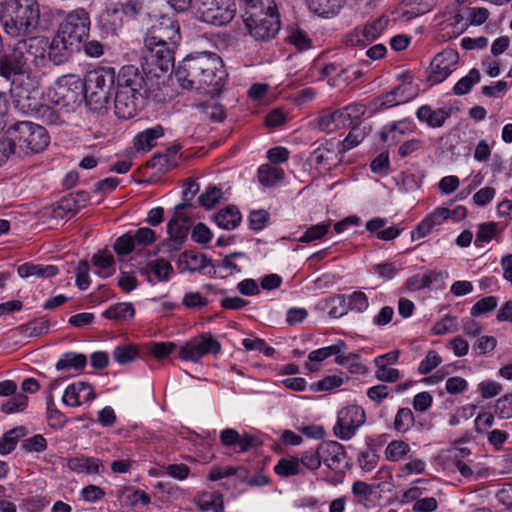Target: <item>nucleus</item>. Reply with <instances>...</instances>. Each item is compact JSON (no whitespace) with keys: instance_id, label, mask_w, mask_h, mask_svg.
Instances as JSON below:
<instances>
[{"instance_id":"052dcab7","label":"nucleus","mask_w":512,"mask_h":512,"mask_svg":"<svg viewBox=\"0 0 512 512\" xmlns=\"http://www.w3.org/2000/svg\"><path fill=\"white\" fill-rule=\"evenodd\" d=\"M329 316L332 318H339L348 312V306L344 295H336L332 297L329 302Z\"/></svg>"},{"instance_id":"4c0bfd02","label":"nucleus","mask_w":512,"mask_h":512,"mask_svg":"<svg viewBox=\"0 0 512 512\" xmlns=\"http://www.w3.org/2000/svg\"><path fill=\"white\" fill-rule=\"evenodd\" d=\"M163 134L164 130L160 125L146 129L136 137L135 147L137 150L149 151L155 145V140Z\"/></svg>"},{"instance_id":"f8f14e48","label":"nucleus","mask_w":512,"mask_h":512,"mask_svg":"<svg viewBox=\"0 0 512 512\" xmlns=\"http://www.w3.org/2000/svg\"><path fill=\"white\" fill-rule=\"evenodd\" d=\"M190 203H182L176 206V212L173 218L168 222L167 233L169 235V250L177 251L181 248L187 238L190 228V218L181 212V210L191 207Z\"/></svg>"},{"instance_id":"4468645a","label":"nucleus","mask_w":512,"mask_h":512,"mask_svg":"<svg viewBox=\"0 0 512 512\" xmlns=\"http://www.w3.org/2000/svg\"><path fill=\"white\" fill-rule=\"evenodd\" d=\"M221 350L220 343L210 334H202L181 347L179 357L182 360L198 361L208 353L216 354Z\"/></svg>"},{"instance_id":"7ed1b4c3","label":"nucleus","mask_w":512,"mask_h":512,"mask_svg":"<svg viewBox=\"0 0 512 512\" xmlns=\"http://www.w3.org/2000/svg\"><path fill=\"white\" fill-rule=\"evenodd\" d=\"M244 23L249 34L256 40L266 42L280 30V19L274 0H258L246 3Z\"/></svg>"},{"instance_id":"ddd939ff","label":"nucleus","mask_w":512,"mask_h":512,"mask_svg":"<svg viewBox=\"0 0 512 512\" xmlns=\"http://www.w3.org/2000/svg\"><path fill=\"white\" fill-rule=\"evenodd\" d=\"M146 94L131 92L127 89H116L114 109L115 115L120 119H131L141 111L145 105Z\"/></svg>"},{"instance_id":"c85d7f7f","label":"nucleus","mask_w":512,"mask_h":512,"mask_svg":"<svg viewBox=\"0 0 512 512\" xmlns=\"http://www.w3.org/2000/svg\"><path fill=\"white\" fill-rule=\"evenodd\" d=\"M211 261L207 259L205 254L193 251H185L179 257V266L183 270L190 272L202 271L209 266Z\"/></svg>"},{"instance_id":"13d9d810","label":"nucleus","mask_w":512,"mask_h":512,"mask_svg":"<svg viewBox=\"0 0 512 512\" xmlns=\"http://www.w3.org/2000/svg\"><path fill=\"white\" fill-rule=\"evenodd\" d=\"M498 300L495 296H488L477 301L471 308V315L474 317L490 312L497 307Z\"/></svg>"},{"instance_id":"a878e982","label":"nucleus","mask_w":512,"mask_h":512,"mask_svg":"<svg viewBox=\"0 0 512 512\" xmlns=\"http://www.w3.org/2000/svg\"><path fill=\"white\" fill-rule=\"evenodd\" d=\"M220 440L223 445L232 447L236 452L241 453L254 446L256 438L249 434L240 435L236 430L228 428L221 432Z\"/></svg>"},{"instance_id":"603ef678","label":"nucleus","mask_w":512,"mask_h":512,"mask_svg":"<svg viewBox=\"0 0 512 512\" xmlns=\"http://www.w3.org/2000/svg\"><path fill=\"white\" fill-rule=\"evenodd\" d=\"M119 6L123 10V15L131 19H137L147 14V8L143 0H127Z\"/></svg>"},{"instance_id":"bb28decb","label":"nucleus","mask_w":512,"mask_h":512,"mask_svg":"<svg viewBox=\"0 0 512 512\" xmlns=\"http://www.w3.org/2000/svg\"><path fill=\"white\" fill-rule=\"evenodd\" d=\"M450 209L440 207L437 208L433 213L426 216L416 227L415 231L412 232V238L415 239L426 236L431 232L434 226L441 225L443 221L450 218Z\"/></svg>"},{"instance_id":"4be33fe9","label":"nucleus","mask_w":512,"mask_h":512,"mask_svg":"<svg viewBox=\"0 0 512 512\" xmlns=\"http://www.w3.org/2000/svg\"><path fill=\"white\" fill-rule=\"evenodd\" d=\"M95 397L96 394L91 384L80 381L73 383L66 388L62 401L68 406L77 407L82 403L95 399Z\"/></svg>"},{"instance_id":"39448f33","label":"nucleus","mask_w":512,"mask_h":512,"mask_svg":"<svg viewBox=\"0 0 512 512\" xmlns=\"http://www.w3.org/2000/svg\"><path fill=\"white\" fill-rule=\"evenodd\" d=\"M6 134L12 137L15 146L32 153L42 152L49 144L46 129L30 121H20L8 128Z\"/></svg>"},{"instance_id":"e2e57ef3","label":"nucleus","mask_w":512,"mask_h":512,"mask_svg":"<svg viewBox=\"0 0 512 512\" xmlns=\"http://www.w3.org/2000/svg\"><path fill=\"white\" fill-rule=\"evenodd\" d=\"M375 377L381 382L394 383L400 379V372L398 369L390 368L384 364L375 365Z\"/></svg>"},{"instance_id":"de8ad7c7","label":"nucleus","mask_w":512,"mask_h":512,"mask_svg":"<svg viewBox=\"0 0 512 512\" xmlns=\"http://www.w3.org/2000/svg\"><path fill=\"white\" fill-rule=\"evenodd\" d=\"M415 421L414 414L409 408H400L395 416L393 427L399 433H405L411 429Z\"/></svg>"},{"instance_id":"49530a36","label":"nucleus","mask_w":512,"mask_h":512,"mask_svg":"<svg viewBox=\"0 0 512 512\" xmlns=\"http://www.w3.org/2000/svg\"><path fill=\"white\" fill-rule=\"evenodd\" d=\"M342 114L339 110L321 115L317 120V126L322 131L331 132L343 127Z\"/></svg>"},{"instance_id":"ea45409f","label":"nucleus","mask_w":512,"mask_h":512,"mask_svg":"<svg viewBox=\"0 0 512 512\" xmlns=\"http://www.w3.org/2000/svg\"><path fill=\"white\" fill-rule=\"evenodd\" d=\"M135 315V309L131 303H117L110 306L104 316L114 321H126L132 319Z\"/></svg>"},{"instance_id":"5701e85b","label":"nucleus","mask_w":512,"mask_h":512,"mask_svg":"<svg viewBox=\"0 0 512 512\" xmlns=\"http://www.w3.org/2000/svg\"><path fill=\"white\" fill-rule=\"evenodd\" d=\"M79 47L74 43L68 41L66 38L60 34H56L52 39V42L49 46L48 57L55 65H61L68 61L70 56L75 50H78Z\"/></svg>"},{"instance_id":"864d4df0","label":"nucleus","mask_w":512,"mask_h":512,"mask_svg":"<svg viewBox=\"0 0 512 512\" xmlns=\"http://www.w3.org/2000/svg\"><path fill=\"white\" fill-rule=\"evenodd\" d=\"M374 490V486L360 480L355 481L352 485L353 495L357 499V502L362 504L370 500Z\"/></svg>"},{"instance_id":"f3484780","label":"nucleus","mask_w":512,"mask_h":512,"mask_svg":"<svg viewBox=\"0 0 512 512\" xmlns=\"http://www.w3.org/2000/svg\"><path fill=\"white\" fill-rule=\"evenodd\" d=\"M417 94V87L413 85L410 77H408L401 85L378 98L380 102L378 108L385 109L406 103L415 98Z\"/></svg>"},{"instance_id":"473e14b6","label":"nucleus","mask_w":512,"mask_h":512,"mask_svg":"<svg viewBox=\"0 0 512 512\" xmlns=\"http://www.w3.org/2000/svg\"><path fill=\"white\" fill-rule=\"evenodd\" d=\"M197 506L202 511L224 512L223 496L217 492H204L197 496Z\"/></svg>"},{"instance_id":"e433bc0d","label":"nucleus","mask_w":512,"mask_h":512,"mask_svg":"<svg viewBox=\"0 0 512 512\" xmlns=\"http://www.w3.org/2000/svg\"><path fill=\"white\" fill-rule=\"evenodd\" d=\"M215 221L219 227L231 230L240 223L241 214L235 206H228L216 214Z\"/></svg>"},{"instance_id":"0e129e2a","label":"nucleus","mask_w":512,"mask_h":512,"mask_svg":"<svg viewBox=\"0 0 512 512\" xmlns=\"http://www.w3.org/2000/svg\"><path fill=\"white\" fill-rule=\"evenodd\" d=\"M329 231V224L320 223L313 225L299 238L300 242L308 243L317 239H321Z\"/></svg>"},{"instance_id":"6ab92c4d","label":"nucleus","mask_w":512,"mask_h":512,"mask_svg":"<svg viewBox=\"0 0 512 512\" xmlns=\"http://www.w3.org/2000/svg\"><path fill=\"white\" fill-rule=\"evenodd\" d=\"M123 18V10L119 4H115L99 15L98 27L105 35H117L123 28Z\"/></svg>"},{"instance_id":"9d476101","label":"nucleus","mask_w":512,"mask_h":512,"mask_svg":"<svg viewBox=\"0 0 512 512\" xmlns=\"http://www.w3.org/2000/svg\"><path fill=\"white\" fill-rule=\"evenodd\" d=\"M145 47L147 54L145 59L152 66L158 68L161 72H167L174 67V51L175 44H170L160 40V38L146 37Z\"/></svg>"},{"instance_id":"2eb2a0df","label":"nucleus","mask_w":512,"mask_h":512,"mask_svg":"<svg viewBox=\"0 0 512 512\" xmlns=\"http://www.w3.org/2000/svg\"><path fill=\"white\" fill-rule=\"evenodd\" d=\"M2 9L22 20L34 33L39 23V6L36 0H7Z\"/></svg>"},{"instance_id":"f704fd0d","label":"nucleus","mask_w":512,"mask_h":512,"mask_svg":"<svg viewBox=\"0 0 512 512\" xmlns=\"http://www.w3.org/2000/svg\"><path fill=\"white\" fill-rule=\"evenodd\" d=\"M92 264L98 269V275L107 278L115 272L114 257L107 250H99L91 259Z\"/></svg>"},{"instance_id":"2f4dec72","label":"nucleus","mask_w":512,"mask_h":512,"mask_svg":"<svg viewBox=\"0 0 512 512\" xmlns=\"http://www.w3.org/2000/svg\"><path fill=\"white\" fill-rule=\"evenodd\" d=\"M68 466L75 472L86 474H99L103 470L101 461L93 457L73 458Z\"/></svg>"},{"instance_id":"69168bd1","label":"nucleus","mask_w":512,"mask_h":512,"mask_svg":"<svg viewBox=\"0 0 512 512\" xmlns=\"http://www.w3.org/2000/svg\"><path fill=\"white\" fill-rule=\"evenodd\" d=\"M28 402V397L24 394H17L7 402H5L1 410L6 414L14 413L16 411H21L25 408Z\"/></svg>"},{"instance_id":"c9c22d12","label":"nucleus","mask_w":512,"mask_h":512,"mask_svg":"<svg viewBox=\"0 0 512 512\" xmlns=\"http://www.w3.org/2000/svg\"><path fill=\"white\" fill-rule=\"evenodd\" d=\"M309 9L316 15L329 18L340 10L339 0H307Z\"/></svg>"},{"instance_id":"cd10ccee","label":"nucleus","mask_w":512,"mask_h":512,"mask_svg":"<svg viewBox=\"0 0 512 512\" xmlns=\"http://www.w3.org/2000/svg\"><path fill=\"white\" fill-rule=\"evenodd\" d=\"M387 219L376 217L366 222V229L371 233H376L379 240L391 241L397 238L403 231V227L399 224L382 229L386 226Z\"/></svg>"},{"instance_id":"58836bf2","label":"nucleus","mask_w":512,"mask_h":512,"mask_svg":"<svg viewBox=\"0 0 512 512\" xmlns=\"http://www.w3.org/2000/svg\"><path fill=\"white\" fill-rule=\"evenodd\" d=\"M441 278V273L428 271L424 274H415L407 279L405 286L410 291H418L429 287L431 283Z\"/></svg>"},{"instance_id":"72a5a7b5","label":"nucleus","mask_w":512,"mask_h":512,"mask_svg":"<svg viewBox=\"0 0 512 512\" xmlns=\"http://www.w3.org/2000/svg\"><path fill=\"white\" fill-rule=\"evenodd\" d=\"M417 117L430 127H441L449 117V113L442 109L432 110L430 106L424 105L418 109Z\"/></svg>"},{"instance_id":"9b49d317","label":"nucleus","mask_w":512,"mask_h":512,"mask_svg":"<svg viewBox=\"0 0 512 512\" xmlns=\"http://www.w3.org/2000/svg\"><path fill=\"white\" fill-rule=\"evenodd\" d=\"M364 423V410L357 405L347 406L338 413L337 423L333 428L334 435L342 440H348L355 435L356 430Z\"/></svg>"},{"instance_id":"f03ea898","label":"nucleus","mask_w":512,"mask_h":512,"mask_svg":"<svg viewBox=\"0 0 512 512\" xmlns=\"http://www.w3.org/2000/svg\"><path fill=\"white\" fill-rule=\"evenodd\" d=\"M47 46L44 37L19 40L10 53L0 57V75L10 79L20 73L41 72L47 66Z\"/></svg>"},{"instance_id":"dca6fc26","label":"nucleus","mask_w":512,"mask_h":512,"mask_svg":"<svg viewBox=\"0 0 512 512\" xmlns=\"http://www.w3.org/2000/svg\"><path fill=\"white\" fill-rule=\"evenodd\" d=\"M458 58V53L452 49L437 54L431 62L430 81L434 84L444 81L452 73V68L457 64Z\"/></svg>"},{"instance_id":"1a4fd4ad","label":"nucleus","mask_w":512,"mask_h":512,"mask_svg":"<svg viewBox=\"0 0 512 512\" xmlns=\"http://www.w3.org/2000/svg\"><path fill=\"white\" fill-rule=\"evenodd\" d=\"M90 24L89 13L84 8H78L67 14L57 33L80 47L89 35Z\"/></svg>"},{"instance_id":"5fc2aeb1","label":"nucleus","mask_w":512,"mask_h":512,"mask_svg":"<svg viewBox=\"0 0 512 512\" xmlns=\"http://www.w3.org/2000/svg\"><path fill=\"white\" fill-rule=\"evenodd\" d=\"M339 112L342 114V120H344L343 127H346L357 121L364 114L365 109L363 105L354 104L340 109Z\"/></svg>"},{"instance_id":"20e7f679","label":"nucleus","mask_w":512,"mask_h":512,"mask_svg":"<svg viewBox=\"0 0 512 512\" xmlns=\"http://www.w3.org/2000/svg\"><path fill=\"white\" fill-rule=\"evenodd\" d=\"M115 84V71L111 67H100L90 71L83 84L84 99L93 111L107 108L110 92Z\"/></svg>"},{"instance_id":"f257e3e1","label":"nucleus","mask_w":512,"mask_h":512,"mask_svg":"<svg viewBox=\"0 0 512 512\" xmlns=\"http://www.w3.org/2000/svg\"><path fill=\"white\" fill-rule=\"evenodd\" d=\"M174 74L181 87L207 92L220 91L227 75L221 57L213 52L189 54Z\"/></svg>"},{"instance_id":"c756f323","label":"nucleus","mask_w":512,"mask_h":512,"mask_svg":"<svg viewBox=\"0 0 512 512\" xmlns=\"http://www.w3.org/2000/svg\"><path fill=\"white\" fill-rule=\"evenodd\" d=\"M139 271L141 274L153 273L159 281H168L173 273V267L169 261L161 258L147 262Z\"/></svg>"},{"instance_id":"8fccbe9b","label":"nucleus","mask_w":512,"mask_h":512,"mask_svg":"<svg viewBox=\"0 0 512 512\" xmlns=\"http://www.w3.org/2000/svg\"><path fill=\"white\" fill-rule=\"evenodd\" d=\"M344 348H346V343L342 340H339L334 345L323 347L310 352L308 355V359L312 362H320L332 355H337L341 353Z\"/></svg>"},{"instance_id":"774afa93","label":"nucleus","mask_w":512,"mask_h":512,"mask_svg":"<svg viewBox=\"0 0 512 512\" xmlns=\"http://www.w3.org/2000/svg\"><path fill=\"white\" fill-rule=\"evenodd\" d=\"M495 412L502 419L512 418V394H506L497 400Z\"/></svg>"},{"instance_id":"aec40b11","label":"nucleus","mask_w":512,"mask_h":512,"mask_svg":"<svg viewBox=\"0 0 512 512\" xmlns=\"http://www.w3.org/2000/svg\"><path fill=\"white\" fill-rule=\"evenodd\" d=\"M345 455L344 446L337 441H325L318 446L321 464L324 463L331 470L340 468Z\"/></svg>"},{"instance_id":"6e6d98bb","label":"nucleus","mask_w":512,"mask_h":512,"mask_svg":"<svg viewBox=\"0 0 512 512\" xmlns=\"http://www.w3.org/2000/svg\"><path fill=\"white\" fill-rule=\"evenodd\" d=\"M343 384V379L337 375H329L323 379L311 384L310 389L313 392L328 391Z\"/></svg>"},{"instance_id":"393cba45","label":"nucleus","mask_w":512,"mask_h":512,"mask_svg":"<svg viewBox=\"0 0 512 512\" xmlns=\"http://www.w3.org/2000/svg\"><path fill=\"white\" fill-rule=\"evenodd\" d=\"M180 27L177 21L168 16H161L158 25L153 26V35L164 42L176 44L180 40Z\"/></svg>"},{"instance_id":"4d7b16f0","label":"nucleus","mask_w":512,"mask_h":512,"mask_svg":"<svg viewBox=\"0 0 512 512\" xmlns=\"http://www.w3.org/2000/svg\"><path fill=\"white\" fill-rule=\"evenodd\" d=\"M113 248L118 256H126L135 248L134 238L129 233L124 234L116 239Z\"/></svg>"},{"instance_id":"bf43d9fd","label":"nucleus","mask_w":512,"mask_h":512,"mask_svg":"<svg viewBox=\"0 0 512 512\" xmlns=\"http://www.w3.org/2000/svg\"><path fill=\"white\" fill-rule=\"evenodd\" d=\"M222 197L221 189L217 187H209L204 193H202L199 198V204L206 209H211L214 207Z\"/></svg>"},{"instance_id":"423d86ee","label":"nucleus","mask_w":512,"mask_h":512,"mask_svg":"<svg viewBox=\"0 0 512 512\" xmlns=\"http://www.w3.org/2000/svg\"><path fill=\"white\" fill-rule=\"evenodd\" d=\"M42 91L37 90L28 95L12 97L14 106L23 114L32 116L47 125L63 123L62 116L54 107L42 103Z\"/></svg>"},{"instance_id":"680f3d73","label":"nucleus","mask_w":512,"mask_h":512,"mask_svg":"<svg viewBox=\"0 0 512 512\" xmlns=\"http://www.w3.org/2000/svg\"><path fill=\"white\" fill-rule=\"evenodd\" d=\"M357 460L359 467L363 471L371 472L377 466L379 456L376 454L375 451L366 449L359 453Z\"/></svg>"},{"instance_id":"412c9836","label":"nucleus","mask_w":512,"mask_h":512,"mask_svg":"<svg viewBox=\"0 0 512 512\" xmlns=\"http://www.w3.org/2000/svg\"><path fill=\"white\" fill-rule=\"evenodd\" d=\"M41 72H33V73H20L14 75L9 80H11V96H23L28 95L29 93L40 90V78Z\"/></svg>"},{"instance_id":"338daca9","label":"nucleus","mask_w":512,"mask_h":512,"mask_svg":"<svg viewBox=\"0 0 512 512\" xmlns=\"http://www.w3.org/2000/svg\"><path fill=\"white\" fill-rule=\"evenodd\" d=\"M21 332L28 337H38L46 333L49 326L46 321L38 320L32 321L20 327Z\"/></svg>"},{"instance_id":"b1692460","label":"nucleus","mask_w":512,"mask_h":512,"mask_svg":"<svg viewBox=\"0 0 512 512\" xmlns=\"http://www.w3.org/2000/svg\"><path fill=\"white\" fill-rule=\"evenodd\" d=\"M0 24L4 32L12 38L33 37L34 32L22 20L2 8L0 9Z\"/></svg>"},{"instance_id":"79ce46f5","label":"nucleus","mask_w":512,"mask_h":512,"mask_svg":"<svg viewBox=\"0 0 512 512\" xmlns=\"http://www.w3.org/2000/svg\"><path fill=\"white\" fill-rule=\"evenodd\" d=\"M87 364V358L84 354L68 352L56 363L57 370H81Z\"/></svg>"},{"instance_id":"a18cd8bd","label":"nucleus","mask_w":512,"mask_h":512,"mask_svg":"<svg viewBox=\"0 0 512 512\" xmlns=\"http://www.w3.org/2000/svg\"><path fill=\"white\" fill-rule=\"evenodd\" d=\"M480 73L477 69L473 68L469 71L468 75L462 77L454 86L453 92L455 95H465L470 92L472 87L480 81Z\"/></svg>"},{"instance_id":"a19ab883","label":"nucleus","mask_w":512,"mask_h":512,"mask_svg":"<svg viewBox=\"0 0 512 512\" xmlns=\"http://www.w3.org/2000/svg\"><path fill=\"white\" fill-rule=\"evenodd\" d=\"M112 356L118 364L127 365L139 357V348L134 344L119 345L114 349Z\"/></svg>"},{"instance_id":"a211bd4d","label":"nucleus","mask_w":512,"mask_h":512,"mask_svg":"<svg viewBox=\"0 0 512 512\" xmlns=\"http://www.w3.org/2000/svg\"><path fill=\"white\" fill-rule=\"evenodd\" d=\"M144 72L134 65L123 66L117 79V89L146 94Z\"/></svg>"},{"instance_id":"c03bdc74","label":"nucleus","mask_w":512,"mask_h":512,"mask_svg":"<svg viewBox=\"0 0 512 512\" xmlns=\"http://www.w3.org/2000/svg\"><path fill=\"white\" fill-rule=\"evenodd\" d=\"M284 171L281 168L270 166V165H262L258 169V178L259 181L265 185L270 186L275 184L277 181L283 179Z\"/></svg>"},{"instance_id":"7c9ffc66","label":"nucleus","mask_w":512,"mask_h":512,"mask_svg":"<svg viewBox=\"0 0 512 512\" xmlns=\"http://www.w3.org/2000/svg\"><path fill=\"white\" fill-rule=\"evenodd\" d=\"M404 4L408 9L402 12L401 17L408 21L431 11L437 0H405Z\"/></svg>"},{"instance_id":"09e8293b","label":"nucleus","mask_w":512,"mask_h":512,"mask_svg":"<svg viewBox=\"0 0 512 512\" xmlns=\"http://www.w3.org/2000/svg\"><path fill=\"white\" fill-rule=\"evenodd\" d=\"M365 137V131L358 125L353 126L347 137L338 144V152L345 153L357 146Z\"/></svg>"},{"instance_id":"6e6552de","label":"nucleus","mask_w":512,"mask_h":512,"mask_svg":"<svg viewBox=\"0 0 512 512\" xmlns=\"http://www.w3.org/2000/svg\"><path fill=\"white\" fill-rule=\"evenodd\" d=\"M83 96V84L80 79L75 75H63L57 80L51 101L55 106L69 112L80 106Z\"/></svg>"},{"instance_id":"3c124183","label":"nucleus","mask_w":512,"mask_h":512,"mask_svg":"<svg viewBox=\"0 0 512 512\" xmlns=\"http://www.w3.org/2000/svg\"><path fill=\"white\" fill-rule=\"evenodd\" d=\"M410 451L408 443L402 440L391 441L386 449L385 456L389 461L397 462L406 456Z\"/></svg>"},{"instance_id":"37998d69","label":"nucleus","mask_w":512,"mask_h":512,"mask_svg":"<svg viewBox=\"0 0 512 512\" xmlns=\"http://www.w3.org/2000/svg\"><path fill=\"white\" fill-rule=\"evenodd\" d=\"M274 471L279 476L290 477L301 474L302 467L300 465L299 458L297 457L281 458L274 467Z\"/></svg>"},{"instance_id":"0eeeda50","label":"nucleus","mask_w":512,"mask_h":512,"mask_svg":"<svg viewBox=\"0 0 512 512\" xmlns=\"http://www.w3.org/2000/svg\"><path fill=\"white\" fill-rule=\"evenodd\" d=\"M233 0H194V13L197 18L215 26L229 23L235 15Z\"/></svg>"}]
</instances>
